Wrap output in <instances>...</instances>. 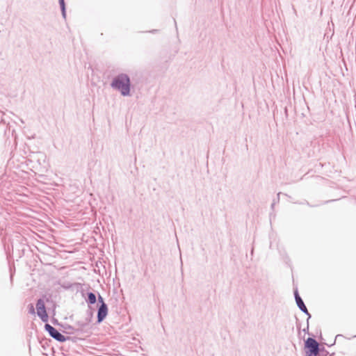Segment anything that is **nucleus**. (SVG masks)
Returning <instances> with one entry per match:
<instances>
[{
    "label": "nucleus",
    "mask_w": 356,
    "mask_h": 356,
    "mask_svg": "<svg viewBox=\"0 0 356 356\" xmlns=\"http://www.w3.org/2000/svg\"><path fill=\"white\" fill-rule=\"evenodd\" d=\"M112 86L120 90L123 95H127L129 92V79L127 75H119L113 80Z\"/></svg>",
    "instance_id": "f257e3e1"
},
{
    "label": "nucleus",
    "mask_w": 356,
    "mask_h": 356,
    "mask_svg": "<svg viewBox=\"0 0 356 356\" xmlns=\"http://www.w3.org/2000/svg\"><path fill=\"white\" fill-rule=\"evenodd\" d=\"M305 350L307 356H317L319 344L314 339L309 337L305 342Z\"/></svg>",
    "instance_id": "f03ea898"
},
{
    "label": "nucleus",
    "mask_w": 356,
    "mask_h": 356,
    "mask_svg": "<svg viewBox=\"0 0 356 356\" xmlns=\"http://www.w3.org/2000/svg\"><path fill=\"white\" fill-rule=\"evenodd\" d=\"M46 330L49 332L50 335L58 341H63L65 337L58 331H57L52 326L46 324Z\"/></svg>",
    "instance_id": "7ed1b4c3"
},
{
    "label": "nucleus",
    "mask_w": 356,
    "mask_h": 356,
    "mask_svg": "<svg viewBox=\"0 0 356 356\" xmlns=\"http://www.w3.org/2000/svg\"><path fill=\"white\" fill-rule=\"evenodd\" d=\"M36 309L38 315L42 321H44V301L42 299L38 300L36 304Z\"/></svg>",
    "instance_id": "20e7f679"
},
{
    "label": "nucleus",
    "mask_w": 356,
    "mask_h": 356,
    "mask_svg": "<svg viewBox=\"0 0 356 356\" xmlns=\"http://www.w3.org/2000/svg\"><path fill=\"white\" fill-rule=\"evenodd\" d=\"M107 315V307L106 305L103 302L102 305L100 306L99 311H98V321L101 322L103 321V319L106 317Z\"/></svg>",
    "instance_id": "39448f33"
},
{
    "label": "nucleus",
    "mask_w": 356,
    "mask_h": 356,
    "mask_svg": "<svg viewBox=\"0 0 356 356\" xmlns=\"http://www.w3.org/2000/svg\"><path fill=\"white\" fill-rule=\"evenodd\" d=\"M296 300L299 308L304 312L307 313V309L301 298L297 292L295 293Z\"/></svg>",
    "instance_id": "423d86ee"
},
{
    "label": "nucleus",
    "mask_w": 356,
    "mask_h": 356,
    "mask_svg": "<svg viewBox=\"0 0 356 356\" xmlns=\"http://www.w3.org/2000/svg\"><path fill=\"white\" fill-rule=\"evenodd\" d=\"M88 300L91 304H93L96 302V296L94 293H90L88 294Z\"/></svg>",
    "instance_id": "0eeeda50"
},
{
    "label": "nucleus",
    "mask_w": 356,
    "mask_h": 356,
    "mask_svg": "<svg viewBox=\"0 0 356 356\" xmlns=\"http://www.w3.org/2000/svg\"><path fill=\"white\" fill-rule=\"evenodd\" d=\"M60 3V6L63 10V12H65V4H64V0H59Z\"/></svg>",
    "instance_id": "6e6552de"
},
{
    "label": "nucleus",
    "mask_w": 356,
    "mask_h": 356,
    "mask_svg": "<svg viewBox=\"0 0 356 356\" xmlns=\"http://www.w3.org/2000/svg\"><path fill=\"white\" fill-rule=\"evenodd\" d=\"M30 312L32 314L35 313V309H34V307L33 305H31V307H30Z\"/></svg>",
    "instance_id": "1a4fd4ad"
}]
</instances>
